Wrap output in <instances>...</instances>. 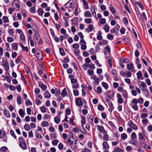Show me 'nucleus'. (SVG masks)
I'll list each match as a JSON object with an SVG mask.
<instances>
[{"label": "nucleus", "instance_id": "obj_40", "mask_svg": "<svg viewBox=\"0 0 152 152\" xmlns=\"http://www.w3.org/2000/svg\"><path fill=\"white\" fill-rule=\"evenodd\" d=\"M21 57L20 56L18 57L15 60L16 63L18 64L21 61Z\"/></svg>", "mask_w": 152, "mask_h": 152}, {"label": "nucleus", "instance_id": "obj_35", "mask_svg": "<svg viewBox=\"0 0 152 152\" xmlns=\"http://www.w3.org/2000/svg\"><path fill=\"white\" fill-rule=\"evenodd\" d=\"M104 135L103 137V138L104 140L107 141L108 140L109 136L107 134H104Z\"/></svg>", "mask_w": 152, "mask_h": 152}, {"label": "nucleus", "instance_id": "obj_34", "mask_svg": "<svg viewBox=\"0 0 152 152\" xmlns=\"http://www.w3.org/2000/svg\"><path fill=\"white\" fill-rule=\"evenodd\" d=\"M24 129L26 131H29L30 129V127L27 124H26L24 126Z\"/></svg>", "mask_w": 152, "mask_h": 152}, {"label": "nucleus", "instance_id": "obj_21", "mask_svg": "<svg viewBox=\"0 0 152 152\" xmlns=\"http://www.w3.org/2000/svg\"><path fill=\"white\" fill-rule=\"evenodd\" d=\"M72 3L70 1L66 3L65 5V7L68 8L69 7H72Z\"/></svg>", "mask_w": 152, "mask_h": 152}, {"label": "nucleus", "instance_id": "obj_62", "mask_svg": "<svg viewBox=\"0 0 152 152\" xmlns=\"http://www.w3.org/2000/svg\"><path fill=\"white\" fill-rule=\"evenodd\" d=\"M123 21L124 22V24L125 25H126L128 24V20L127 19V18H126L125 17L124 18Z\"/></svg>", "mask_w": 152, "mask_h": 152}, {"label": "nucleus", "instance_id": "obj_7", "mask_svg": "<svg viewBox=\"0 0 152 152\" xmlns=\"http://www.w3.org/2000/svg\"><path fill=\"white\" fill-rule=\"evenodd\" d=\"M61 96L63 97H64L65 96H68L66 92V89L65 88H64L61 92Z\"/></svg>", "mask_w": 152, "mask_h": 152}, {"label": "nucleus", "instance_id": "obj_5", "mask_svg": "<svg viewBox=\"0 0 152 152\" xmlns=\"http://www.w3.org/2000/svg\"><path fill=\"white\" fill-rule=\"evenodd\" d=\"M128 124L129 126L134 129H137V126L134 124L132 121H130L128 122Z\"/></svg>", "mask_w": 152, "mask_h": 152}, {"label": "nucleus", "instance_id": "obj_26", "mask_svg": "<svg viewBox=\"0 0 152 152\" xmlns=\"http://www.w3.org/2000/svg\"><path fill=\"white\" fill-rule=\"evenodd\" d=\"M3 112L4 113V114L6 115L7 117H9L10 116V115L9 112L6 110H4Z\"/></svg>", "mask_w": 152, "mask_h": 152}, {"label": "nucleus", "instance_id": "obj_4", "mask_svg": "<svg viewBox=\"0 0 152 152\" xmlns=\"http://www.w3.org/2000/svg\"><path fill=\"white\" fill-rule=\"evenodd\" d=\"M76 104L79 106L83 105V104L81 99L80 97L76 98L75 99Z\"/></svg>", "mask_w": 152, "mask_h": 152}, {"label": "nucleus", "instance_id": "obj_19", "mask_svg": "<svg viewBox=\"0 0 152 152\" xmlns=\"http://www.w3.org/2000/svg\"><path fill=\"white\" fill-rule=\"evenodd\" d=\"M37 12L40 16H42L44 13L43 10L41 8L38 9L37 11Z\"/></svg>", "mask_w": 152, "mask_h": 152}, {"label": "nucleus", "instance_id": "obj_20", "mask_svg": "<svg viewBox=\"0 0 152 152\" xmlns=\"http://www.w3.org/2000/svg\"><path fill=\"white\" fill-rule=\"evenodd\" d=\"M142 90L145 93V95L146 97H148V90L146 88H142Z\"/></svg>", "mask_w": 152, "mask_h": 152}, {"label": "nucleus", "instance_id": "obj_64", "mask_svg": "<svg viewBox=\"0 0 152 152\" xmlns=\"http://www.w3.org/2000/svg\"><path fill=\"white\" fill-rule=\"evenodd\" d=\"M58 148L60 150H61L63 148V145L62 143H60L58 145Z\"/></svg>", "mask_w": 152, "mask_h": 152}, {"label": "nucleus", "instance_id": "obj_51", "mask_svg": "<svg viewBox=\"0 0 152 152\" xmlns=\"http://www.w3.org/2000/svg\"><path fill=\"white\" fill-rule=\"evenodd\" d=\"M98 108L99 110H104V108L102 105H99L98 106Z\"/></svg>", "mask_w": 152, "mask_h": 152}, {"label": "nucleus", "instance_id": "obj_39", "mask_svg": "<svg viewBox=\"0 0 152 152\" xmlns=\"http://www.w3.org/2000/svg\"><path fill=\"white\" fill-rule=\"evenodd\" d=\"M50 137L51 139H56L57 138L56 133H51L50 134Z\"/></svg>", "mask_w": 152, "mask_h": 152}, {"label": "nucleus", "instance_id": "obj_17", "mask_svg": "<svg viewBox=\"0 0 152 152\" xmlns=\"http://www.w3.org/2000/svg\"><path fill=\"white\" fill-rule=\"evenodd\" d=\"M85 123L86 120L85 117L83 115H82L81 124L82 126H83L85 124Z\"/></svg>", "mask_w": 152, "mask_h": 152}, {"label": "nucleus", "instance_id": "obj_38", "mask_svg": "<svg viewBox=\"0 0 152 152\" xmlns=\"http://www.w3.org/2000/svg\"><path fill=\"white\" fill-rule=\"evenodd\" d=\"M93 117L92 115H90L88 119L89 123L91 124L93 122Z\"/></svg>", "mask_w": 152, "mask_h": 152}, {"label": "nucleus", "instance_id": "obj_15", "mask_svg": "<svg viewBox=\"0 0 152 152\" xmlns=\"http://www.w3.org/2000/svg\"><path fill=\"white\" fill-rule=\"evenodd\" d=\"M44 96L46 98H50L51 95L49 92L47 91H45Z\"/></svg>", "mask_w": 152, "mask_h": 152}, {"label": "nucleus", "instance_id": "obj_9", "mask_svg": "<svg viewBox=\"0 0 152 152\" xmlns=\"http://www.w3.org/2000/svg\"><path fill=\"white\" fill-rule=\"evenodd\" d=\"M82 2L83 4L84 8L86 9H88V4L86 0H82Z\"/></svg>", "mask_w": 152, "mask_h": 152}, {"label": "nucleus", "instance_id": "obj_44", "mask_svg": "<svg viewBox=\"0 0 152 152\" xmlns=\"http://www.w3.org/2000/svg\"><path fill=\"white\" fill-rule=\"evenodd\" d=\"M10 134L11 135H12L13 137L15 138L16 139L17 137L16 136L15 134V133L12 130H11L10 132Z\"/></svg>", "mask_w": 152, "mask_h": 152}, {"label": "nucleus", "instance_id": "obj_22", "mask_svg": "<svg viewBox=\"0 0 152 152\" xmlns=\"http://www.w3.org/2000/svg\"><path fill=\"white\" fill-rule=\"evenodd\" d=\"M54 121L57 124L59 123L60 121V118L58 116H56L54 118Z\"/></svg>", "mask_w": 152, "mask_h": 152}, {"label": "nucleus", "instance_id": "obj_49", "mask_svg": "<svg viewBox=\"0 0 152 152\" xmlns=\"http://www.w3.org/2000/svg\"><path fill=\"white\" fill-rule=\"evenodd\" d=\"M96 90L97 93L99 94H101L102 93V90L100 87H98L97 88Z\"/></svg>", "mask_w": 152, "mask_h": 152}, {"label": "nucleus", "instance_id": "obj_41", "mask_svg": "<svg viewBox=\"0 0 152 152\" xmlns=\"http://www.w3.org/2000/svg\"><path fill=\"white\" fill-rule=\"evenodd\" d=\"M99 23L102 24H104L105 23L106 20L105 18H102L99 20Z\"/></svg>", "mask_w": 152, "mask_h": 152}, {"label": "nucleus", "instance_id": "obj_59", "mask_svg": "<svg viewBox=\"0 0 152 152\" xmlns=\"http://www.w3.org/2000/svg\"><path fill=\"white\" fill-rule=\"evenodd\" d=\"M40 109L41 111L43 113H45L46 111V108L44 106L41 107Z\"/></svg>", "mask_w": 152, "mask_h": 152}, {"label": "nucleus", "instance_id": "obj_57", "mask_svg": "<svg viewBox=\"0 0 152 152\" xmlns=\"http://www.w3.org/2000/svg\"><path fill=\"white\" fill-rule=\"evenodd\" d=\"M131 73L130 72L128 71L125 73V76L126 77H130L131 76Z\"/></svg>", "mask_w": 152, "mask_h": 152}, {"label": "nucleus", "instance_id": "obj_10", "mask_svg": "<svg viewBox=\"0 0 152 152\" xmlns=\"http://www.w3.org/2000/svg\"><path fill=\"white\" fill-rule=\"evenodd\" d=\"M138 135L139 136V139L140 140V141H145V139L142 133H139Z\"/></svg>", "mask_w": 152, "mask_h": 152}, {"label": "nucleus", "instance_id": "obj_27", "mask_svg": "<svg viewBox=\"0 0 152 152\" xmlns=\"http://www.w3.org/2000/svg\"><path fill=\"white\" fill-rule=\"evenodd\" d=\"M17 102L18 104H20L22 103L21 97L20 96L18 95L17 97Z\"/></svg>", "mask_w": 152, "mask_h": 152}, {"label": "nucleus", "instance_id": "obj_46", "mask_svg": "<svg viewBox=\"0 0 152 152\" xmlns=\"http://www.w3.org/2000/svg\"><path fill=\"white\" fill-rule=\"evenodd\" d=\"M73 93L74 95L75 96H77L79 94V92L77 90H73Z\"/></svg>", "mask_w": 152, "mask_h": 152}, {"label": "nucleus", "instance_id": "obj_42", "mask_svg": "<svg viewBox=\"0 0 152 152\" xmlns=\"http://www.w3.org/2000/svg\"><path fill=\"white\" fill-rule=\"evenodd\" d=\"M131 137L132 139H135L137 138V135L135 132H134L132 133Z\"/></svg>", "mask_w": 152, "mask_h": 152}, {"label": "nucleus", "instance_id": "obj_50", "mask_svg": "<svg viewBox=\"0 0 152 152\" xmlns=\"http://www.w3.org/2000/svg\"><path fill=\"white\" fill-rule=\"evenodd\" d=\"M114 151L115 152H123V150L121 149L119 147H117L116 148Z\"/></svg>", "mask_w": 152, "mask_h": 152}, {"label": "nucleus", "instance_id": "obj_43", "mask_svg": "<svg viewBox=\"0 0 152 152\" xmlns=\"http://www.w3.org/2000/svg\"><path fill=\"white\" fill-rule=\"evenodd\" d=\"M107 37L109 39L112 40L113 39V36L110 34H108L107 35Z\"/></svg>", "mask_w": 152, "mask_h": 152}, {"label": "nucleus", "instance_id": "obj_56", "mask_svg": "<svg viewBox=\"0 0 152 152\" xmlns=\"http://www.w3.org/2000/svg\"><path fill=\"white\" fill-rule=\"evenodd\" d=\"M85 22L87 23H90L91 22V20L90 18H86L85 19Z\"/></svg>", "mask_w": 152, "mask_h": 152}, {"label": "nucleus", "instance_id": "obj_25", "mask_svg": "<svg viewBox=\"0 0 152 152\" xmlns=\"http://www.w3.org/2000/svg\"><path fill=\"white\" fill-rule=\"evenodd\" d=\"M19 114L20 116L22 117H24V113L23 112V110L22 109H20L19 111Z\"/></svg>", "mask_w": 152, "mask_h": 152}, {"label": "nucleus", "instance_id": "obj_13", "mask_svg": "<svg viewBox=\"0 0 152 152\" xmlns=\"http://www.w3.org/2000/svg\"><path fill=\"white\" fill-rule=\"evenodd\" d=\"M108 104L110 107L109 109V110L112 111L114 109V107L112 102L111 101H108Z\"/></svg>", "mask_w": 152, "mask_h": 152}, {"label": "nucleus", "instance_id": "obj_18", "mask_svg": "<svg viewBox=\"0 0 152 152\" xmlns=\"http://www.w3.org/2000/svg\"><path fill=\"white\" fill-rule=\"evenodd\" d=\"M122 94L123 96L126 98H128V94L127 92L125 90H124L122 92Z\"/></svg>", "mask_w": 152, "mask_h": 152}, {"label": "nucleus", "instance_id": "obj_60", "mask_svg": "<svg viewBox=\"0 0 152 152\" xmlns=\"http://www.w3.org/2000/svg\"><path fill=\"white\" fill-rule=\"evenodd\" d=\"M7 150V148L6 146H3L0 148V151H5L6 150Z\"/></svg>", "mask_w": 152, "mask_h": 152}, {"label": "nucleus", "instance_id": "obj_36", "mask_svg": "<svg viewBox=\"0 0 152 152\" xmlns=\"http://www.w3.org/2000/svg\"><path fill=\"white\" fill-rule=\"evenodd\" d=\"M102 86L105 89H107L108 88V84L105 82H102Z\"/></svg>", "mask_w": 152, "mask_h": 152}, {"label": "nucleus", "instance_id": "obj_47", "mask_svg": "<svg viewBox=\"0 0 152 152\" xmlns=\"http://www.w3.org/2000/svg\"><path fill=\"white\" fill-rule=\"evenodd\" d=\"M67 142L68 143V144L69 145H72L73 144V142L72 141V140L70 138H68L67 140Z\"/></svg>", "mask_w": 152, "mask_h": 152}, {"label": "nucleus", "instance_id": "obj_32", "mask_svg": "<svg viewBox=\"0 0 152 152\" xmlns=\"http://www.w3.org/2000/svg\"><path fill=\"white\" fill-rule=\"evenodd\" d=\"M103 145L104 148L106 149L108 148L109 147L108 145L106 142H103Z\"/></svg>", "mask_w": 152, "mask_h": 152}, {"label": "nucleus", "instance_id": "obj_29", "mask_svg": "<svg viewBox=\"0 0 152 152\" xmlns=\"http://www.w3.org/2000/svg\"><path fill=\"white\" fill-rule=\"evenodd\" d=\"M134 66V65L132 64H129L127 65V69L129 70H131Z\"/></svg>", "mask_w": 152, "mask_h": 152}, {"label": "nucleus", "instance_id": "obj_1", "mask_svg": "<svg viewBox=\"0 0 152 152\" xmlns=\"http://www.w3.org/2000/svg\"><path fill=\"white\" fill-rule=\"evenodd\" d=\"M19 141L20 143L19 144L20 146L23 149H27V145L24 138L22 137H20L19 138Z\"/></svg>", "mask_w": 152, "mask_h": 152}, {"label": "nucleus", "instance_id": "obj_55", "mask_svg": "<svg viewBox=\"0 0 152 152\" xmlns=\"http://www.w3.org/2000/svg\"><path fill=\"white\" fill-rule=\"evenodd\" d=\"M50 115L47 114H45L44 115V116L43 117V118L44 119H46L48 118L50 119Z\"/></svg>", "mask_w": 152, "mask_h": 152}, {"label": "nucleus", "instance_id": "obj_54", "mask_svg": "<svg viewBox=\"0 0 152 152\" xmlns=\"http://www.w3.org/2000/svg\"><path fill=\"white\" fill-rule=\"evenodd\" d=\"M79 47V46L78 43H75L73 45L72 47L74 49H77Z\"/></svg>", "mask_w": 152, "mask_h": 152}, {"label": "nucleus", "instance_id": "obj_30", "mask_svg": "<svg viewBox=\"0 0 152 152\" xmlns=\"http://www.w3.org/2000/svg\"><path fill=\"white\" fill-rule=\"evenodd\" d=\"M8 32L9 34L11 36H12L14 33V30L13 29H9L8 30Z\"/></svg>", "mask_w": 152, "mask_h": 152}, {"label": "nucleus", "instance_id": "obj_45", "mask_svg": "<svg viewBox=\"0 0 152 152\" xmlns=\"http://www.w3.org/2000/svg\"><path fill=\"white\" fill-rule=\"evenodd\" d=\"M59 51L60 54L62 56H64L65 55V52L63 49L62 48H60L59 49Z\"/></svg>", "mask_w": 152, "mask_h": 152}, {"label": "nucleus", "instance_id": "obj_33", "mask_svg": "<svg viewBox=\"0 0 152 152\" xmlns=\"http://www.w3.org/2000/svg\"><path fill=\"white\" fill-rule=\"evenodd\" d=\"M127 135L125 133L122 134L121 135V137L123 140H125L127 138Z\"/></svg>", "mask_w": 152, "mask_h": 152}, {"label": "nucleus", "instance_id": "obj_16", "mask_svg": "<svg viewBox=\"0 0 152 152\" xmlns=\"http://www.w3.org/2000/svg\"><path fill=\"white\" fill-rule=\"evenodd\" d=\"M137 79L138 80L141 79L142 80H143V78H141V77L142 76V72L140 71H139L138 72L137 74Z\"/></svg>", "mask_w": 152, "mask_h": 152}, {"label": "nucleus", "instance_id": "obj_12", "mask_svg": "<svg viewBox=\"0 0 152 152\" xmlns=\"http://www.w3.org/2000/svg\"><path fill=\"white\" fill-rule=\"evenodd\" d=\"M34 37L35 39L38 41L40 42V38L39 35L38 33L36 32L35 34Z\"/></svg>", "mask_w": 152, "mask_h": 152}, {"label": "nucleus", "instance_id": "obj_14", "mask_svg": "<svg viewBox=\"0 0 152 152\" xmlns=\"http://www.w3.org/2000/svg\"><path fill=\"white\" fill-rule=\"evenodd\" d=\"M84 16L86 17H91L92 15L90 11H86L84 12Z\"/></svg>", "mask_w": 152, "mask_h": 152}, {"label": "nucleus", "instance_id": "obj_28", "mask_svg": "<svg viewBox=\"0 0 152 152\" xmlns=\"http://www.w3.org/2000/svg\"><path fill=\"white\" fill-rule=\"evenodd\" d=\"M2 19L4 23H6L9 22V20L7 17L4 16L3 17Z\"/></svg>", "mask_w": 152, "mask_h": 152}, {"label": "nucleus", "instance_id": "obj_48", "mask_svg": "<svg viewBox=\"0 0 152 152\" xmlns=\"http://www.w3.org/2000/svg\"><path fill=\"white\" fill-rule=\"evenodd\" d=\"M35 6H34L33 7H32L30 8V11L31 12L34 13L35 12Z\"/></svg>", "mask_w": 152, "mask_h": 152}, {"label": "nucleus", "instance_id": "obj_23", "mask_svg": "<svg viewBox=\"0 0 152 152\" xmlns=\"http://www.w3.org/2000/svg\"><path fill=\"white\" fill-rule=\"evenodd\" d=\"M42 127H47L49 126V124L47 121H44L42 122Z\"/></svg>", "mask_w": 152, "mask_h": 152}, {"label": "nucleus", "instance_id": "obj_6", "mask_svg": "<svg viewBox=\"0 0 152 152\" xmlns=\"http://www.w3.org/2000/svg\"><path fill=\"white\" fill-rule=\"evenodd\" d=\"M97 127L101 133H103V134H107V132L105 131V129L103 126H97Z\"/></svg>", "mask_w": 152, "mask_h": 152}, {"label": "nucleus", "instance_id": "obj_61", "mask_svg": "<svg viewBox=\"0 0 152 152\" xmlns=\"http://www.w3.org/2000/svg\"><path fill=\"white\" fill-rule=\"evenodd\" d=\"M58 141L57 140H55L52 141V144L53 145H57Z\"/></svg>", "mask_w": 152, "mask_h": 152}, {"label": "nucleus", "instance_id": "obj_31", "mask_svg": "<svg viewBox=\"0 0 152 152\" xmlns=\"http://www.w3.org/2000/svg\"><path fill=\"white\" fill-rule=\"evenodd\" d=\"M129 143L135 145H136L137 144V142L135 140V139H133L131 140V142H129Z\"/></svg>", "mask_w": 152, "mask_h": 152}, {"label": "nucleus", "instance_id": "obj_53", "mask_svg": "<svg viewBox=\"0 0 152 152\" xmlns=\"http://www.w3.org/2000/svg\"><path fill=\"white\" fill-rule=\"evenodd\" d=\"M12 45L15 50H18V45L17 43L12 44Z\"/></svg>", "mask_w": 152, "mask_h": 152}, {"label": "nucleus", "instance_id": "obj_2", "mask_svg": "<svg viewBox=\"0 0 152 152\" xmlns=\"http://www.w3.org/2000/svg\"><path fill=\"white\" fill-rule=\"evenodd\" d=\"M0 138L2 139L5 142H7V136L4 131L0 130Z\"/></svg>", "mask_w": 152, "mask_h": 152}, {"label": "nucleus", "instance_id": "obj_8", "mask_svg": "<svg viewBox=\"0 0 152 152\" xmlns=\"http://www.w3.org/2000/svg\"><path fill=\"white\" fill-rule=\"evenodd\" d=\"M39 86L42 88V91L45 90L47 88V86L41 83H39Z\"/></svg>", "mask_w": 152, "mask_h": 152}, {"label": "nucleus", "instance_id": "obj_37", "mask_svg": "<svg viewBox=\"0 0 152 152\" xmlns=\"http://www.w3.org/2000/svg\"><path fill=\"white\" fill-rule=\"evenodd\" d=\"M137 101L138 103H139L140 104H141L143 103L144 100L142 98L140 97L137 99Z\"/></svg>", "mask_w": 152, "mask_h": 152}, {"label": "nucleus", "instance_id": "obj_58", "mask_svg": "<svg viewBox=\"0 0 152 152\" xmlns=\"http://www.w3.org/2000/svg\"><path fill=\"white\" fill-rule=\"evenodd\" d=\"M104 29L106 32H108L109 31V27L108 25H107L105 26Z\"/></svg>", "mask_w": 152, "mask_h": 152}, {"label": "nucleus", "instance_id": "obj_11", "mask_svg": "<svg viewBox=\"0 0 152 152\" xmlns=\"http://www.w3.org/2000/svg\"><path fill=\"white\" fill-rule=\"evenodd\" d=\"M19 45L22 48L23 50L24 51L28 52V48L27 46H24L23 45L21 42H20Z\"/></svg>", "mask_w": 152, "mask_h": 152}, {"label": "nucleus", "instance_id": "obj_52", "mask_svg": "<svg viewBox=\"0 0 152 152\" xmlns=\"http://www.w3.org/2000/svg\"><path fill=\"white\" fill-rule=\"evenodd\" d=\"M132 108L136 111L138 110V107L136 104H134L132 106Z\"/></svg>", "mask_w": 152, "mask_h": 152}, {"label": "nucleus", "instance_id": "obj_24", "mask_svg": "<svg viewBox=\"0 0 152 152\" xmlns=\"http://www.w3.org/2000/svg\"><path fill=\"white\" fill-rule=\"evenodd\" d=\"M20 38L22 42H25V35L23 33L20 36Z\"/></svg>", "mask_w": 152, "mask_h": 152}, {"label": "nucleus", "instance_id": "obj_3", "mask_svg": "<svg viewBox=\"0 0 152 152\" xmlns=\"http://www.w3.org/2000/svg\"><path fill=\"white\" fill-rule=\"evenodd\" d=\"M1 65L5 68L6 71H8L9 69V66L8 62L7 61L4 60L2 62Z\"/></svg>", "mask_w": 152, "mask_h": 152}, {"label": "nucleus", "instance_id": "obj_63", "mask_svg": "<svg viewBox=\"0 0 152 152\" xmlns=\"http://www.w3.org/2000/svg\"><path fill=\"white\" fill-rule=\"evenodd\" d=\"M14 40L13 38L11 37H8L7 38V41L9 42H11L13 41Z\"/></svg>", "mask_w": 152, "mask_h": 152}]
</instances>
